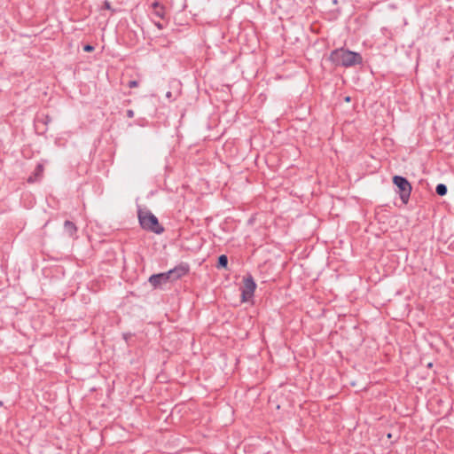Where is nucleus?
<instances>
[{
	"instance_id": "obj_13",
	"label": "nucleus",
	"mask_w": 454,
	"mask_h": 454,
	"mask_svg": "<svg viewBox=\"0 0 454 454\" xmlns=\"http://www.w3.org/2000/svg\"><path fill=\"white\" fill-rule=\"evenodd\" d=\"M127 116H128L129 118H132V117L134 116V111H133V110H131V109H129V110L127 111Z\"/></svg>"
},
{
	"instance_id": "obj_12",
	"label": "nucleus",
	"mask_w": 454,
	"mask_h": 454,
	"mask_svg": "<svg viewBox=\"0 0 454 454\" xmlns=\"http://www.w3.org/2000/svg\"><path fill=\"white\" fill-rule=\"evenodd\" d=\"M137 86H138V82H137V81H130L129 82V88H136Z\"/></svg>"
},
{
	"instance_id": "obj_8",
	"label": "nucleus",
	"mask_w": 454,
	"mask_h": 454,
	"mask_svg": "<svg viewBox=\"0 0 454 454\" xmlns=\"http://www.w3.org/2000/svg\"><path fill=\"white\" fill-rule=\"evenodd\" d=\"M43 172V166L42 164H38L35 168L34 176H29L27 179V182L33 183V182L38 180L42 176Z\"/></svg>"
},
{
	"instance_id": "obj_4",
	"label": "nucleus",
	"mask_w": 454,
	"mask_h": 454,
	"mask_svg": "<svg viewBox=\"0 0 454 454\" xmlns=\"http://www.w3.org/2000/svg\"><path fill=\"white\" fill-rule=\"evenodd\" d=\"M393 183L397 186L403 203L407 204L411 196V185L409 181L401 176H395Z\"/></svg>"
},
{
	"instance_id": "obj_3",
	"label": "nucleus",
	"mask_w": 454,
	"mask_h": 454,
	"mask_svg": "<svg viewBox=\"0 0 454 454\" xmlns=\"http://www.w3.org/2000/svg\"><path fill=\"white\" fill-rule=\"evenodd\" d=\"M138 220L141 227L156 234L163 232L164 229L160 225L157 217L149 210H139Z\"/></svg>"
},
{
	"instance_id": "obj_11",
	"label": "nucleus",
	"mask_w": 454,
	"mask_h": 454,
	"mask_svg": "<svg viewBox=\"0 0 454 454\" xmlns=\"http://www.w3.org/2000/svg\"><path fill=\"white\" fill-rule=\"evenodd\" d=\"M94 50V47L92 45H90V44H86L84 47H83V51H87V52H90Z\"/></svg>"
},
{
	"instance_id": "obj_15",
	"label": "nucleus",
	"mask_w": 454,
	"mask_h": 454,
	"mask_svg": "<svg viewBox=\"0 0 454 454\" xmlns=\"http://www.w3.org/2000/svg\"><path fill=\"white\" fill-rule=\"evenodd\" d=\"M155 25L158 27V28L161 29L163 27L160 22H155Z\"/></svg>"
},
{
	"instance_id": "obj_17",
	"label": "nucleus",
	"mask_w": 454,
	"mask_h": 454,
	"mask_svg": "<svg viewBox=\"0 0 454 454\" xmlns=\"http://www.w3.org/2000/svg\"><path fill=\"white\" fill-rule=\"evenodd\" d=\"M171 96V92L167 93V97L169 98Z\"/></svg>"
},
{
	"instance_id": "obj_16",
	"label": "nucleus",
	"mask_w": 454,
	"mask_h": 454,
	"mask_svg": "<svg viewBox=\"0 0 454 454\" xmlns=\"http://www.w3.org/2000/svg\"><path fill=\"white\" fill-rule=\"evenodd\" d=\"M49 121H51V118L49 116H46L45 124H47Z\"/></svg>"
},
{
	"instance_id": "obj_2",
	"label": "nucleus",
	"mask_w": 454,
	"mask_h": 454,
	"mask_svg": "<svg viewBox=\"0 0 454 454\" xmlns=\"http://www.w3.org/2000/svg\"><path fill=\"white\" fill-rule=\"evenodd\" d=\"M329 59L335 66L352 67L362 62V57L359 53L344 50L343 48L336 49L332 51Z\"/></svg>"
},
{
	"instance_id": "obj_14",
	"label": "nucleus",
	"mask_w": 454,
	"mask_h": 454,
	"mask_svg": "<svg viewBox=\"0 0 454 454\" xmlns=\"http://www.w3.org/2000/svg\"><path fill=\"white\" fill-rule=\"evenodd\" d=\"M105 7H106V9L109 10L111 8L110 4L108 2H105Z\"/></svg>"
},
{
	"instance_id": "obj_6",
	"label": "nucleus",
	"mask_w": 454,
	"mask_h": 454,
	"mask_svg": "<svg viewBox=\"0 0 454 454\" xmlns=\"http://www.w3.org/2000/svg\"><path fill=\"white\" fill-rule=\"evenodd\" d=\"M153 13L160 19H164L165 17V10L163 5H161L159 2L154 1L152 3Z\"/></svg>"
},
{
	"instance_id": "obj_7",
	"label": "nucleus",
	"mask_w": 454,
	"mask_h": 454,
	"mask_svg": "<svg viewBox=\"0 0 454 454\" xmlns=\"http://www.w3.org/2000/svg\"><path fill=\"white\" fill-rule=\"evenodd\" d=\"M64 230L70 237H73L77 231L75 224L71 221L64 223Z\"/></svg>"
},
{
	"instance_id": "obj_5",
	"label": "nucleus",
	"mask_w": 454,
	"mask_h": 454,
	"mask_svg": "<svg viewBox=\"0 0 454 454\" xmlns=\"http://www.w3.org/2000/svg\"><path fill=\"white\" fill-rule=\"evenodd\" d=\"M255 288L256 284L254 281V278L251 276L245 278L241 292L242 301H249L254 296Z\"/></svg>"
},
{
	"instance_id": "obj_10",
	"label": "nucleus",
	"mask_w": 454,
	"mask_h": 454,
	"mask_svg": "<svg viewBox=\"0 0 454 454\" xmlns=\"http://www.w3.org/2000/svg\"><path fill=\"white\" fill-rule=\"evenodd\" d=\"M228 264V257L225 254H222L218 257V268H226Z\"/></svg>"
},
{
	"instance_id": "obj_1",
	"label": "nucleus",
	"mask_w": 454,
	"mask_h": 454,
	"mask_svg": "<svg viewBox=\"0 0 454 454\" xmlns=\"http://www.w3.org/2000/svg\"><path fill=\"white\" fill-rule=\"evenodd\" d=\"M188 270L189 269L186 265H178L167 272L152 275L149 278V283L154 288H158L168 282L179 279L183 276L186 275Z\"/></svg>"
},
{
	"instance_id": "obj_9",
	"label": "nucleus",
	"mask_w": 454,
	"mask_h": 454,
	"mask_svg": "<svg viewBox=\"0 0 454 454\" xmlns=\"http://www.w3.org/2000/svg\"><path fill=\"white\" fill-rule=\"evenodd\" d=\"M447 186L443 184H437L436 188H435V192L436 193L439 195V196H444L446 195L447 193Z\"/></svg>"
}]
</instances>
